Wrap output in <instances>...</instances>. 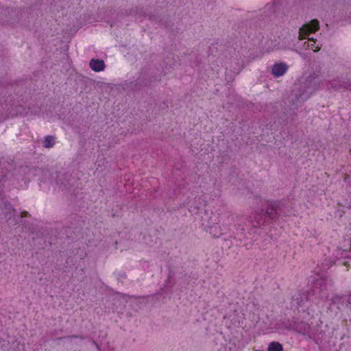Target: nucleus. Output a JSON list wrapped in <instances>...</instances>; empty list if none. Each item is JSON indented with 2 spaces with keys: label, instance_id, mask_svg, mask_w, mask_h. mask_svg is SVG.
<instances>
[{
  "label": "nucleus",
  "instance_id": "21",
  "mask_svg": "<svg viewBox=\"0 0 351 351\" xmlns=\"http://www.w3.org/2000/svg\"><path fill=\"white\" fill-rule=\"evenodd\" d=\"M126 278V275L125 274H120L118 277V280L119 279H123V278Z\"/></svg>",
  "mask_w": 351,
  "mask_h": 351
},
{
  "label": "nucleus",
  "instance_id": "23",
  "mask_svg": "<svg viewBox=\"0 0 351 351\" xmlns=\"http://www.w3.org/2000/svg\"><path fill=\"white\" fill-rule=\"evenodd\" d=\"M21 347H22V350L24 351L23 345H21Z\"/></svg>",
  "mask_w": 351,
  "mask_h": 351
},
{
  "label": "nucleus",
  "instance_id": "14",
  "mask_svg": "<svg viewBox=\"0 0 351 351\" xmlns=\"http://www.w3.org/2000/svg\"><path fill=\"white\" fill-rule=\"evenodd\" d=\"M4 215L6 218L10 219L15 216L16 210L12 207L10 202H5L3 205Z\"/></svg>",
  "mask_w": 351,
  "mask_h": 351
},
{
  "label": "nucleus",
  "instance_id": "16",
  "mask_svg": "<svg viewBox=\"0 0 351 351\" xmlns=\"http://www.w3.org/2000/svg\"><path fill=\"white\" fill-rule=\"evenodd\" d=\"M267 351H284V349L280 343L272 341L268 344Z\"/></svg>",
  "mask_w": 351,
  "mask_h": 351
},
{
  "label": "nucleus",
  "instance_id": "1",
  "mask_svg": "<svg viewBox=\"0 0 351 351\" xmlns=\"http://www.w3.org/2000/svg\"><path fill=\"white\" fill-rule=\"evenodd\" d=\"M333 258H326L324 262L318 264V271L308 278L309 289L305 291H298L293 296L291 306H295L298 312H306L311 315L313 300L312 297L318 301H326L329 298V291L331 290L332 280L326 276V272L337 260L351 258V252L337 248L333 253Z\"/></svg>",
  "mask_w": 351,
  "mask_h": 351
},
{
  "label": "nucleus",
  "instance_id": "15",
  "mask_svg": "<svg viewBox=\"0 0 351 351\" xmlns=\"http://www.w3.org/2000/svg\"><path fill=\"white\" fill-rule=\"evenodd\" d=\"M326 86H327L328 90H338L342 86L346 88H348V86L346 84L342 85V84H339V80L337 82H336V80H334V82L328 81L326 84Z\"/></svg>",
  "mask_w": 351,
  "mask_h": 351
},
{
  "label": "nucleus",
  "instance_id": "10",
  "mask_svg": "<svg viewBox=\"0 0 351 351\" xmlns=\"http://www.w3.org/2000/svg\"><path fill=\"white\" fill-rule=\"evenodd\" d=\"M288 65L285 62H277L275 63L271 68V74L276 77L282 76L288 70Z\"/></svg>",
  "mask_w": 351,
  "mask_h": 351
},
{
  "label": "nucleus",
  "instance_id": "4",
  "mask_svg": "<svg viewBox=\"0 0 351 351\" xmlns=\"http://www.w3.org/2000/svg\"><path fill=\"white\" fill-rule=\"evenodd\" d=\"M323 86L324 84L320 77L315 73L311 74L301 81L298 99L306 100Z\"/></svg>",
  "mask_w": 351,
  "mask_h": 351
},
{
  "label": "nucleus",
  "instance_id": "11",
  "mask_svg": "<svg viewBox=\"0 0 351 351\" xmlns=\"http://www.w3.org/2000/svg\"><path fill=\"white\" fill-rule=\"evenodd\" d=\"M73 180L69 173L60 174L58 176L57 184L60 186L69 188L73 185Z\"/></svg>",
  "mask_w": 351,
  "mask_h": 351
},
{
  "label": "nucleus",
  "instance_id": "5",
  "mask_svg": "<svg viewBox=\"0 0 351 351\" xmlns=\"http://www.w3.org/2000/svg\"><path fill=\"white\" fill-rule=\"evenodd\" d=\"M330 308L337 307L340 311H346L349 313L351 311V293L348 296L335 295L331 300Z\"/></svg>",
  "mask_w": 351,
  "mask_h": 351
},
{
  "label": "nucleus",
  "instance_id": "17",
  "mask_svg": "<svg viewBox=\"0 0 351 351\" xmlns=\"http://www.w3.org/2000/svg\"><path fill=\"white\" fill-rule=\"evenodd\" d=\"M55 143V137L53 136L48 135L45 137L43 141V146L45 148H51L54 146Z\"/></svg>",
  "mask_w": 351,
  "mask_h": 351
},
{
  "label": "nucleus",
  "instance_id": "13",
  "mask_svg": "<svg viewBox=\"0 0 351 351\" xmlns=\"http://www.w3.org/2000/svg\"><path fill=\"white\" fill-rule=\"evenodd\" d=\"M248 40L247 41L245 38H243V39L245 40V43H249L250 45L252 46H256L259 45L261 44V42L262 41V38L263 36L261 35V34H252L250 33V35H248Z\"/></svg>",
  "mask_w": 351,
  "mask_h": 351
},
{
  "label": "nucleus",
  "instance_id": "7",
  "mask_svg": "<svg viewBox=\"0 0 351 351\" xmlns=\"http://www.w3.org/2000/svg\"><path fill=\"white\" fill-rule=\"evenodd\" d=\"M181 281L180 282L179 290L180 292H184L189 289V286H193L196 284L198 276L196 274H184L180 277Z\"/></svg>",
  "mask_w": 351,
  "mask_h": 351
},
{
  "label": "nucleus",
  "instance_id": "6",
  "mask_svg": "<svg viewBox=\"0 0 351 351\" xmlns=\"http://www.w3.org/2000/svg\"><path fill=\"white\" fill-rule=\"evenodd\" d=\"M219 222V217L215 214L212 213L207 223L203 222L202 225L204 226L206 230L210 234L215 237H218L221 234Z\"/></svg>",
  "mask_w": 351,
  "mask_h": 351
},
{
  "label": "nucleus",
  "instance_id": "19",
  "mask_svg": "<svg viewBox=\"0 0 351 351\" xmlns=\"http://www.w3.org/2000/svg\"><path fill=\"white\" fill-rule=\"evenodd\" d=\"M66 338H67V339H73V338H76V339H80L83 340V339H86V337H85V336H83V335H80V336H75V335H72V336H68V337H66Z\"/></svg>",
  "mask_w": 351,
  "mask_h": 351
},
{
  "label": "nucleus",
  "instance_id": "22",
  "mask_svg": "<svg viewBox=\"0 0 351 351\" xmlns=\"http://www.w3.org/2000/svg\"><path fill=\"white\" fill-rule=\"evenodd\" d=\"M350 181V177H346L344 178V182H346V183H348Z\"/></svg>",
  "mask_w": 351,
  "mask_h": 351
},
{
  "label": "nucleus",
  "instance_id": "2",
  "mask_svg": "<svg viewBox=\"0 0 351 351\" xmlns=\"http://www.w3.org/2000/svg\"><path fill=\"white\" fill-rule=\"evenodd\" d=\"M319 28V21L316 19L311 20L308 24H306L299 28L298 42L295 45V51L304 60L307 58L306 53L301 51L302 49H311L313 52L318 51L321 49V43L313 37H309L310 34L315 32Z\"/></svg>",
  "mask_w": 351,
  "mask_h": 351
},
{
  "label": "nucleus",
  "instance_id": "3",
  "mask_svg": "<svg viewBox=\"0 0 351 351\" xmlns=\"http://www.w3.org/2000/svg\"><path fill=\"white\" fill-rule=\"evenodd\" d=\"M257 203L261 204V208L255 211L253 226L266 227L267 225L277 223L279 220L280 213L276 203L269 202L262 197H256Z\"/></svg>",
  "mask_w": 351,
  "mask_h": 351
},
{
  "label": "nucleus",
  "instance_id": "9",
  "mask_svg": "<svg viewBox=\"0 0 351 351\" xmlns=\"http://www.w3.org/2000/svg\"><path fill=\"white\" fill-rule=\"evenodd\" d=\"M241 342L239 340L233 339H231L228 344V347H225L222 343H218L217 342L215 343V345L213 348V351H241Z\"/></svg>",
  "mask_w": 351,
  "mask_h": 351
},
{
  "label": "nucleus",
  "instance_id": "8",
  "mask_svg": "<svg viewBox=\"0 0 351 351\" xmlns=\"http://www.w3.org/2000/svg\"><path fill=\"white\" fill-rule=\"evenodd\" d=\"M287 328L295 330L300 334H307L310 330V325L305 322H298V319L293 317L291 322H289V326H286Z\"/></svg>",
  "mask_w": 351,
  "mask_h": 351
},
{
  "label": "nucleus",
  "instance_id": "18",
  "mask_svg": "<svg viewBox=\"0 0 351 351\" xmlns=\"http://www.w3.org/2000/svg\"><path fill=\"white\" fill-rule=\"evenodd\" d=\"M171 271L169 272V274L168 276V279L165 282V287L172 289L175 283L173 282H171Z\"/></svg>",
  "mask_w": 351,
  "mask_h": 351
},
{
  "label": "nucleus",
  "instance_id": "12",
  "mask_svg": "<svg viewBox=\"0 0 351 351\" xmlns=\"http://www.w3.org/2000/svg\"><path fill=\"white\" fill-rule=\"evenodd\" d=\"M90 69L95 72H100L104 70L106 65L104 60L100 59H91L89 62Z\"/></svg>",
  "mask_w": 351,
  "mask_h": 351
},
{
  "label": "nucleus",
  "instance_id": "20",
  "mask_svg": "<svg viewBox=\"0 0 351 351\" xmlns=\"http://www.w3.org/2000/svg\"><path fill=\"white\" fill-rule=\"evenodd\" d=\"M28 215H29L28 212L23 211L21 213V217H26L28 216Z\"/></svg>",
  "mask_w": 351,
  "mask_h": 351
}]
</instances>
